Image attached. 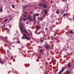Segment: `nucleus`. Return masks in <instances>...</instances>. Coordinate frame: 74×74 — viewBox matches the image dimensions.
<instances>
[{
  "label": "nucleus",
  "mask_w": 74,
  "mask_h": 74,
  "mask_svg": "<svg viewBox=\"0 0 74 74\" xmlns=\"http://www.w3.org/2000/svg\"><path fill=\"white\" fill-rule=\"evenodd\" d=\"M66 13H65L63 14V16H64L66 15Z\"/></svg>",
  "instance_id": "nucleus-28"
},
{
  "label": "nucleus",
  "mask_w": 74,
  "mask_h": 74,
  "mask_svg": "<svg viewBox=\"0 0 74 74\" xmlns=\"http://www.w3.org/2000/svg\"><path fill=\"white\" fill-rule=\"evenodd\" d=\"M3 27H5V25H4L3 26Z\"/></svg>",
  "instance_id": "nucleus-36"
},
{
  "label": "nucleus",
  "mask_w": 74,
  "mask_h": 74,
  "mask_svg": "<svg viewBox=\"0 0 74 74\" xmlns=\"http://www.w3.org/2000/svg\"><path fill=\"white\" fill-rule=\"evenodd\" d=\"M45 13H47V10H45Z\"/></svg>",
  "instance_id": "nucleus-30"
},
{
  "label": "nucleus",
  "mask_w": 74,
  "mask_h": 74,
  "mask_svg": "<svg viewBox=\"0 0 74 74\" xmlns=\"http://www.w3.org/2000/svg\"><path fill=\"white\" fill-rule=\"evenodd\" d=\"M40 52L41 53V52H42V50H39Z\"/></svg>",
  "instance_id": "nucleus-22"
},
{
  "label": "nucleus",
  "mask_w": 74,
  "mask_h": 74,
  "mask_svg": "<svg viewBox=\"0 0 74 74\" xmlns=\"http://www.w3.org/2000/svg\"><path fill=\"white\" fill-rule=\"evenodd\" d=\"M21 30L22 33H24V30H23V28L22 27H21Z\"/></svg>",
  "instance_id": "nucleus-12"
},
{
  "label": "nucleus",
  "mask_w": 74,
  "mask_h": 74,
  "mask_svg": "<svg viewBox=\"0 0 74 74\" xmlns=\"http://www.w3.org/2000/svg\"><path fill=\"white\" fill-rule=\"evenodd\" d=\"M24 31L25 32V33H26L27 35H28V36H30V34H29V32H27V31H26V29H24Z\"/></svg>",
  "instance_id": "nucleus-8"
},
{
  "label": "nucleus",
  "mask_w": 74,
  "mask_h": 74,
  "mask_svg": "<svg viewBox=\"0 0 74 74\" xmlns=\"http://www.w3.org/2000/svg\"><path fill=\"white\" fill-rule=\"evenodd\" d=\"M12 38L13 40H14V38Z\"/></svg>",
  "instance_id": "nucleus-38"
},
{
  "label": "nucleus",
  "mask_w": 74,
  "mask_h": 74,
  "mask_svg": "<svg viewBox=\"0 0 74 74\" xmlns=\"http://www.w3.org/2000/svg\"><path fill=\"white\" fill-rule=\"evenodd\" d=\"M24 36H25V37H26V34H24Z\"/></svg>",
  "instance_id": "nucleus-29"
},
{
  "label": "nucleus",
  "mask_w": 74,
  "mask_h": 74,
  "mask_svg": "<svg viewBox=\"0 0 74 74\" xmlns=\"http://www.w3.org/2000/svg\"><path fill=\"white\" fill-rule=\"evenodd\" d=\"M65 70V68H62V69L60 70V71L58 73V74H60L62 73L64 71V70Z\"/></svg>",
  "instance_id": "nucleus-2"
},
{
  "label": "nucleus",
  "mask_w": 74,
  "mask_h": 74,
  "mask_svg": "<svg viewBox=\"0 0 74 74\" xmlns=\"http://www.w3.org/2000/svg\"><path fill=\"white\" fill-rule=\"evenodd\" d=\"M34 20H35L36 19V17L34 15V18H33Z\"/></svg>",
  "instance_id": "nucleus-20"
},
{
  "label": "nucleus",
  "mask_w": 74,
  "mask_h": 74,
  "mask_svg": "<svg viewBox=\"0 0 74 74\" xmlns=\"http://www.w3.org/2000/svg\"><path fill=\"white\" fill-rule=\"evenodd\" d=\"M36 32L37 33L38 30H39V26L37 25H36Z\"/></svg>",
  "instance_id": "nucleus-6"
},
{
  "label": "nucleus",
  "mask_w": 74,
  "mask_h": 74,
  "mask_svg": "<svg viewBox=\"0 0 74 74\" xmlns=\"http://www.w3.org/2000/svg\"><path fill=\"white\" fill-rule=\"evenodd\" d=\"M62 1H64V2H65V0H62Z\"/></svg>",
  "instance_id": "nucleus-34"
},
{
  "label": "nucleus",
  "mask_w": 74,
  "mask_h": 74,
  "mask_svg": "<svg viewBox=\"0 0 74 74\" xmlns=\"http://www.w3.org/2000/svg\"><path fill=\"white\" fill-rule=\"evenodd\" d=\"M24 39H27V40H31V39L30 38H29L27 36L25 37Z\"/></svg>",
  "instance_id": "nucleus-9"
},
{
  "label": "nucleus",
  "mask_w": 74,
  "mask_h": 74,
  "mask_svg": "<svg viewBox=\"0 0 74 74\" xmlns=\"http://www.w3.org/2000/svg\"><path fill=\"white\" fill-rule=\"evenodd\" d=\"M71 73V72H69L68 74H70Z\"/></svg>",
  "instance_id": "nucleus-37"
},
{
  "label": "nucleus",
  "mask_w": 74,
  "mask_h": 74,
  "mask_svg": "<svg viewBox=\"0 0 74 74\" xmlns=\"http://www.w3.org/2000/svg\"><path fill=\"white\" fill-rule=\"evenodd\" d=\"M12 8H15V6H14V5H12Z\"/></svg>",
  "instance_id": "nucleus-24"
},
{
  "label": "nucleus",
  "mask_w": 74,
  "mask_h": 74,
  "mask_svg": "<svg viewBox=\"0 0 74 74\" xmlns=\"http://www.w3.org/2000/svg\"><path fill=\"white\" fill-rule=\"evenodd\" d=\"M4 29H5V30H8V28H5Z\"/></svg>",
  "instance_id": "nucleus-25"
},
{
  "label": "nucleus",
  "mask_w": 74,
  "mask_h": 74,
  "mask_svg": "<svg viewBox=\"0 0 74 74\" xmlns=\"http://www.w3.org/2000/svg\"><path fill=\"white\" fill-rule=\"evenodd\" d=\"M0 21H1V18H0Z\"/></svg>",
  "instance_id": "nucleus-40"
},
{
  "label": "nucleus",
  "mask_w": 74,
  "mask_h": 74,
  "mask_svg": "<svg viewBox=\"0 0 74 74\" xmlns=\"http://www.w3.org/2000/svg\"><path fill=\"white\" fill-rule=\"evenodd\" d=\"M34 25H35V24H34Z\"/></svg>",
  "instance_id": "nucleus-42"
},
{
  "label": "nucleus",
  "mask_w": 74,
  "mask_h": 74,
  "mask_svg": "<svg viewBox=\"0 0 74 74\" xmlns=\"http://www.w3.org/2000/svg\"><path fill=\"white\" fill-rule=\"evenodd\" d=\"M28 20L30 22H32V18L31 16V15H29L28 17Z\"/></svg>",
  "instance_id": "nucleus-3"
},
{
  "label": "nucleus",
  "mask_w": 74,
  "mask_h": 74,
  "mask_svg": "<svg viewBox=\"0 0 74 74\" xmlns=\"http://www.w3.org/2000/svg\"><path fill=\"white\" fill-rule=\"evenodd\" d=\"M0 11H1V12H2V11H3V9H2V8H1Z\"/></svg>",
  "instance_id": "nucleus-23"
},
{
  "label": "nucleus",
  "mask_w": 74,
  "mask_h": 74,
  "mask_svg": "<svg viewBox=\"0 0 74 74\" xmlns=\"http://www.w3.org/2000/svg\"><path fill=\"white\" fill-rule=\"evenodd\" d=\"M24 39V36H23V37H22V40H23V39Z\"/></svg>",
  "instance_id": "nucleus-31"
},
{
  "label": "nucleus",
  "mask_w": 74,
  "mask_h": 74,
  "mask_svg": "<svg viewBox=\"0 0 74 74\" xmlns=\"http://www.w3.org/2000/svg\"><path fill=\"white\" fill-rule=\"evenodd\" d=\"M26 23L28 25L29 24V22H26Z\"/></svg>",
  "instance_id": "nucleus-32"
},
{
  "label": "nucleus",
  "mask_w": 74,
  "mask_h": 74,
  "mask_svg": "<svg viewBox=\"0 0 74 74\" xmlns=\"http://www.w3.org/2000/svg\"><path fill=\"white\" fill-rule=\"evenodd\" d=\"M43 33V32H42V31L40 32H39L38 33H37V34H41V33Z\"/></svg>",
  "instance_id": "nucleus-13"
},
{
  "label": "nucleus",
  "mask_w": 74,
  "mask_h": 74,
  "mask_svg": "<svg viewBox=\"0 0 74 74\" xmlns=\"http://www.w3.org/2000/svg\"><path fill=\"white\" fill-rule=\"evenodd\" d=\"M51 62H52V63H53V62H55V59H52L51 60Z\"/></svg>",
  "instance_id": "nucleus-15"
},
{
  "label": "nucleus",
  "mask_w": 74,
  "mask_h": 74,
  "mask_svg": "<svg viewBox=\"0 0 74 74\" xmlns=\"http://www.w3.org/2000/svg\"><path fill=\"white\" fill-rule=\"evenodd\" d=\"M56 14H59V13H60V12H59V10H57L56 12Z\"/></svg>",
  "instance_id": "nucleus-18"
},
{
  "label": "nucleus",
  "mask_w": 74,
  "mask_h": 74,
  "mask_svg": "<svg viewBox=\"0 0 74 74\" xmlns=\"http://www.w3.org/2000/svg\"><path fill=\"white\" fill-rule=\"evenodd\" d=\"M5 22H7V21H8V19H5Z\"/></svg>",
  "instance_id": "nucleus-21"
},
{
  "label": "nucleus",
  "mask_w": 74,
  "mask_h": 74,
  "mask_svg": "<svg viewBox=\"0 0 74 74\" xmlns=\"http://www.w3.org/2000/svg\"><path fill=\"white\" fill-rule=\"evenodd\" d=\"M28 31L29 32V33H32V32H31V31H30V30L29 29L28 30Z\"/></svg>",
  "instance_id": "nucleus-26"
},
{
  "label": "nucleus",
  "mask_w": 74,
  "mask_h": 74,
  "mask_svg": "<svg viewBox=\"0 0 74 74\" xmlns=\"http://www.w3.org/2000/svg\"><path fill=\"white\" fill-rule=\"evenodd\" d=\"M44 18H41V17H38V20L39 21H41V20H42V19H44Z\"/></svg>",
  "instance_id": "nucleus-10"
},
{
  "label": "nucleus",
  "mask_w": 74,
  "mask_h": 74,
  "mask_svg": "<svg viewBox=\"0 0 74 74\" xmlns=\"http://www.w3.org/2000/svg\"><path fill=\"white\" fill-rule=\"evenodd\" d=\"M69 33H70L71 34H73V32L72 31H69Z\"/></svg>",
  "instance_id": "nucleus-16"
},
{
  "label": "nucleus",
  "mask_w": 74,
  "mask_h": 74,
  "mask_svg": "<svg viewBox=\"0 0 74 74\" xmlns=\"http://www.w3.org/2000/svg\"><path fill=\"white\" fill-rule=\"evenodd\" d=\"M28 7H29L28 5H25L24 6H23V9H25V8H27Z\"/></svg>",
  "instance_id": "nucleus-7"
},
{
  "label": "nucleus",
  "mask_w": 74,
  "mask_h": 74,
  "mask_svg": "<svg viewBox=\"0 0 74 74\" xmlns=\"http://www.w3.org/2000/svg\"><path fill=\"white\" fill-rule=\"evenodd\" d=\"M48 30V29H47V28L46 27V30Z\"/></svg>",
  "instance_id": "nucleus-35"
},
{
  "label": "nucleus",
  "mask_w": 74,
  "mask_h": 74,
  "mask_svg": "<svg viewBox=\"0 0 74 74\" xmlns=\"http://www.w3.org/2000/svg\"><path fill=\"white\" fill-rule=\"evenodd\" d=\"M42 26H43V25L42 24Z\"/></svg>",
  "instance_id": "nucleus-41"
},
{
  "label": "nucleus",
  "mask_w": 74,
  "mask_h": 74,
  "mask_svg": "<svg viewBox=\"0 0 74 74\" xmlns=\"http://www.w3.org/2000/svg\"><path fill=\"white\" fill-rule=\"evenodd\" d=\"M0 63L1 64H3V62H2V61H1V60H0Z\"/></svg>",
  "instance_id": "nucleus-17"
},
{
  "label": "nucleus",
  "mask_w": 74,
  "mask_h": 74,
  "mask_svg": "<svg viewBox=\"0 0 74 74\" xmlns=\"http://www.w3.org/2000/svg\"><path fill=\"white\" fill-rule=\"evenodd\" d=\"M19 42H20V41L18 40L17 41V43H19Z\"/></svg>",
  "instance_id": "nucleus-27"
},
{
  "label": "nucleus",
  "mask_w": 74,
  "mask_h": 74,
  "mask_svg": "<svg viewBox=\"0 0 74 74\" xmlns=\"http://www.w3.org/2000/svg\"><path fill=\"white\" fill-rule=\"evenodd\" d=\"M40 25H41V23H39V25L40 26Z\"/></svg>",
  "instance_id": "nucleus-33"
},
{
  "label": "nucleus",
  "mask_w": 74,
  "mask_h": 74,
  "mask_svg": "<svg viewBox=\"0 0 74 74\" xmlns=\"http://www.w3.org/2000/svg\"><path fill=\"white\" fill-rule=\"evenodd\" d=\"M70 64H71V62H69L68 63V66L69 67H71V65H70Z\"/></svg>",
  "instance_id": "nucleus-11"
},
{
  "label": "nucleus",
  "mask_w": 74,
  "mask_h": 74,
  "mask_svg": "<svg viewBox=\"0 0 74 74\" xmlns=\"http://www.w3.org/2000/svg\"><path fill=\"white\" fill-rule=\"evenodd\" d=\"M23 17L24 18H22V19L24 21H26V18H27V17L26 16V15H24L23 16Z\"/></svg>",
  "instance_id": "nucleus-5"
},
{
  "label": "nucleus",
  "mask_w": 74,
  "mask_h": 74,
  "mask_svg": "<svg viewBox=\"0 0 74 74\" xmlns=\"http://www.w3.org/2000/svg\"><path fill=\"white\" fill-rule=\"evenodd\" d=\"M11 59H12V57H11Z\"/></svg>",
  "instance_id": "nucleus-39"
},
{
  "label": "nucleus",
  "mask_w": 74,
  "mask_h": 74,
  "mask_svg": "<svg viewBox=\"0 0 74 74\" xmlns=\"http://www.w3.org/2000/svg\"><path fill=\"white\" fill-rule=\"evenodd\" d=\"M45 46L46 47V49H50V47L47 44H45Z\"/></svg>",
  "instance_id": "nucleus-4"
},
{
  "label": "nucleus",
  "mask_w": 74,
  "mask_h": 74,
  "mask_svg": "<svg viewBox=\"0 0 74 74\" xmlns=\"http://www.w3.org/2000/svg\"><path fill=\"white\" fill-rule=\"evenodd\" d=\"M69 71H67L66 72V74H69Z\"/></svg>",
  "instance_id": "nucleus-19"
},
{
  "label": "nucleus",
  "mask_w": 74,
  "mask_h": 74,
  "mask_svg": "<svg viewBox=\"0 0 74 74\" xmlns=\"http://www.w3.org/2000/svg\"><path fill=\"white\" fill-rule=\"evenodd\" d=\"M40 14H34V16H38V15Z\"/></svg>",
  "instance_id": "nucleus-14"
},
{
  "label": "nucleus",
  "mask_w": 74,
  "mask_h": 74,
  "mask_svg": "<svg viewBox=\"0 0 74 74\" xmlns=\"http://www.w3.org/2000/svg\"><path fill=\"white\" fill-rule=\"evenodd\" d=\"M40 5L43 7V8H47V4L45 3L44 4H40Z\"/></svg>",
  "instance_id": "nucleus-1"
}]
</instances>
